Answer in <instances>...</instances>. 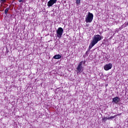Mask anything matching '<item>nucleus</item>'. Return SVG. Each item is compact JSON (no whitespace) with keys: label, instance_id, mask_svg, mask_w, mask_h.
<instances>
[{"label":"nucleus","instance_id":"4468645a","mask_svg":"<svg viewBox=\"0 0 128 128\" xmlns=\"http://www.w3.org/2000/svg\"><path fill=\"white\" fill-rule=\"evenodd\" d=\"M6 0H0V2L1 4H4V2H6Z\"/></svg>","mask_w":128,"mask_h":128},{"label":"nucleus","instance_id":"ddd939ff","mask_svg":"<svg viewBox=\"0 0 128 128\" xmlns=\"http://www.w3.org/2000/svg\"><path fill=\"white\" fill-rule=\"evenodd\" d=\"M116 118V116H111L108 118V120H112V118Z\"/></svg>","mask_w":128,"mask_h":128},{"label":"nucleus","instance_id":"6e6552de","mask_svg":"<svg viewBox=\"0 0 128 128\" xmlns=\"http://www.w3.org/2000/svg\"><path fill=\"white\" fill-rule=\"evenodd\" d=\"M53 58H54L55 60H60V58H62V56L60 54H56L54 56Z\"/></svg>","mask_w":128,"mask_h":128},{"label":"nucleus","instance_id":"423d86ee","mask_svg":"<svg viewBox=\"0 0 128 128\" xmlns=\"http://www.w3.org/2000/svg\"><path fill=\"white\" fill-rule=\"evenodd\" d=\"M120 101V98L118 96H116L112 98V102H114V104H118Z\"/></svg>","mask_w":128,"mask_h":128},{"label":"nucleus","instance_id":"9d476101","mask_svg":"<svg viewBox=\"0 0 128 128\" xmlns=\"http://www.w3.org/2000/svg\"><path fill=\"white\" fill-rule=\"evenodd\" d=\"M76 6H80V0H76Z\"/></svg>","mask_w":128,"mask_h":128},{"label":"nucleus","instance_id":"7ed1b4c3","mask_svg":"<svg viewBox=\"0 0 128 128\" xmlns=\"http://www.w3.org/2000/svg\"><path fill=\"white\" fill-rule=\"evenodd\" d=\"M102 40V36H100V34H97L94 36L92 42L95 44H96L100 40Z\"/></svg>","mask_w":128,"mask_h":128},{"label":"nucleus","instance_id":"f8f14e48","mask_svg":"<svg viewBox=\"0 0 128 128\" xmlns=\"http://www.w3.org/2000/svg\"><path fill=\"white\" fill-rule=\"evenodd\" d=\"M10 10V8H6V10H5V11H4V12H5V14L7 15L8 14V12Z\"/></svg>","mask_w":128,"mask_h":128},{"label":"nucleus","instance_id":"f03ea898","mask_svg":"<svg viewBox=\"0 0 128 128\" xmlns=\"http://www.w3.org/2000/svg\"><path fill=\"white\" fill-rule=\"evenodd\" d=\"M92 20H94V14L88 12V14L86 16L85 18L86 22V24L92 22Z\"/></svg>","mask_w":128,"mask_h":128},{"label":"nucleus","instance_id":"2eb2a0df","mask_svg":"<svg viewBox=\"0 0 128 128\" xmlns=\"http://www.w3.org/2000/svg\"><path fill=\"white\" fill-rule=\"evenodd\" d=\"M18 2H24V0H18Z\"/></svg>","mask_w":128,"mask_h":128},{"label":"nucleus","instance_id":"1a4fd4ad","mask_svg":"<svg viewBox=\"0 0 128 128\" xmlns=\"http://www.w3.org/2000/svg\"><path fill=\"white\" fill-rule=\"evenodd\" d=\"M96 44L92 42V41L91 42V43L90 44L89 47H88V50H91V48H92V47L95 45Z\"/></svg>","mask_w":128,"mask_h":128},{"label":"nucleus","instance_id":"f257e3e1","mask_svg":"<svg viewBox=\"0 0 128 128\" xmlns=\"http://www.w3.org/2000/svg\"><path fill=\"white\" fill-rule=\"evenodd\" d=\"M85 64L86 62L84 61H81L80 62L77 68H76V74H80L84 72V67H82V64Z\"/></svg>","mask_w":128,"mask_h":128},{"label":"nucleus","instance_id":"20e7f679","mask_svg":"<svg viewBox=\"0 0 128 128\" xmlns=\"http://www.w3.org/2000/svg\"><path fill=\"white\" fill-rule=\"evenodd\" d=\"M62 34H64V29L60 27L58 28L56 30L57 37L58 38H60L62 36Z\"/></svg>","mask_w":128,"mask_h":128},{"label":"nucleus","instance_id":"9b49d317","mask_svg":"<svg viewBox=\"0 0 128 128\" xmlns=\"http://www.w3.org/2000/svg\"><path fill=\"white\" fill-rule=\"evenodd\" d=\"M108 120L106 117H102V122H106V120Z\"/></svg>","mask_w":128,"mask_h":128},{"label":"nucleus","instance_id":"0eeeda50","mask_svg":"<svg viewBox=\"0 0 128 128\" xmlns=\"http://www.w3.org/2000/svg\"><path fill=\"white\" fill-rule=\"evenodd\" d=\"M112 64H108L104 66V70H109L112 69Z\"/></svg>","mask_w":128,"mask_h":128},{"label":"nucleus","instance_id":"39448f33","mask_svg":"<svg viewBox=\"0 0 128 128\" xmlns=\"http://www.w3.org/2000/svg\"><path fill=\"white\" fill-rule=\"evenodd\" d=\"M58 0H50L48 2L47 6L48 8H50V6H52L54 4L56 3Z\"/></svg>","mask_w":128,"mask_h":128}]
</instances>
